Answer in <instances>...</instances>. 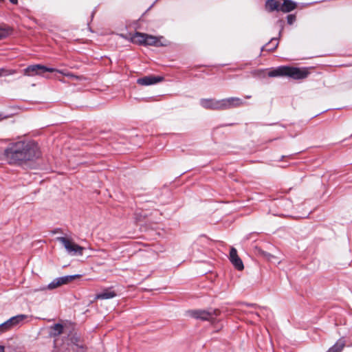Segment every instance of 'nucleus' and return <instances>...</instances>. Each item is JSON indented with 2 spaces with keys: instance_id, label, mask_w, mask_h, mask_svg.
I'll list each match as a JSON object with an SVG mask.
<instances>
[{
  "instance_id": "nucleus-26",
  "label": "nucleus",
  "mask_w": 352,
  "mask_h": 352,
  "mask_svg": "<svg viewBox=\"0 0 352 352\" xmlns=\"http://www.w3.org/2000/svg\"><path fill=\"white\" fill-rule=\"evenodd\" d=\"M9 1L13 5H16L18 3V0H9Z\"/></svg>"
},
{
  "instance_id": "nucleus-5",
  "label": "nucleus",
  "mask_w": 352,
  "mask_h": 352,
  "mask_svg": "<svg viewBox=\"0 0 352 352\" xmlns=\"http://www.w3.org/2000/svg\"><path fill=\"white\" fill-rule=\"evenodd\" d=\"M57 241L63 244L67 250V253L71 255L82 256L83 254L84 248L73 243L69 239L64 236L57 237Z\"/></svg>"
},
{
  "instance_id": "nucleus-11",
  "label": "nucleus",
  "mask_w": 352,
  "mask_h": 352,
  "mask_svg": "<svg viewBox=\"0 0 352 352\" xmlns=\"http://www.w3.org/2000/svg\"><path fill=\"white\" fill-rule=\"evenodd\" d=\"M229 259L236 270H242L244 268L243 261L238 256L237 251L234 248H230Z\"/></svg>"
},
{
  "instance_id": "nucleus-12",
  "label": "nucleus",
  "mask_w": 352,
  "mask_h": 352,
  "mask_svg": "<svg viewBox=\"0 0 352 352\" xmlns=\"http://www.w3.org/2000/svg\"><path fill=\"white\" fill-rule=\"evenodd\" d=\"M117 296V293L112 289L111 287L110 288H106L103 289L101 292L97 294L96 295L95 298L96 299H102V300H106V299H110L116 297Z\"/></svg>"
},
{
  "instance_id": "nucleus-18",
  "label": "nucleus",
  "mask_w": 352,
  "mask_h": 352,
  "mask_svg": "<svg viewBox=\"0 0 352 352\" xmlns=\"http://www.w3.org/2000/svg\"><path fill=\"white\" fill-rule=\"evenodd\" d=\"M278 45V38H272L267 43H265V51H273L277 48Z\"/></svg>"
},
{
  "instance_id": "nucleus-10",
  "label": "nucleus",
  "mask_w": 352,
  "mask_h": 352,
  "mask_svg": "<svg viewBox=\"0 0 352 352\" xmlns=\"http://www.w3.org/2000/svg\"><path fill=\"white\" fill-rule=\"evenodd\" d=\"M163 80L164 77L162 76L150 75L138 78L137 83L142 86H148L157 84Z\"/></svg>"
},
{
  "instance_id": "nucleus-19",
  "label": "nucleus",
  "mask_w": 352,
  "mask_h": 352,
  "mask_svg": "<svg viewBox=\"0 0 352 352\" xmlns=\"http://www.w3.org/2000/svg\"><path fill=\"white\" fill-rule=\"evenodd\" d=\"M28 316L24 314H20L15 316H13L9 319V322H11L13 326H16L21 322H23L25 319H26Z\"/></svg>"
},
{
  "instance_id": "nucleus-9",
  "label": "nucleus",
  "mask_w": 352,
  "mask_h": 352,
  "mask_svg": "<svg viewBox=\"0 0 352 352\" xmlns=\"http://www.w3.org/2000/svg\"><path fill=\"white\" fill-rule=\"evenodd\" d=\"M200 105L210 110H222L221 100H216L214 98H201L199 100Z\"/></svg>"
},
{
  "instance_id": "nucleus-4",
  "label": "nucleus",
  "mask_w": 352,
  "mask_h": 352,
  "mask_svg": "<svg viewBox=\"0 0 352 352\" xmlns=\"http://www.w3.org/2000/svg\"><path fill=\"white\" fill-rule=\"evenodd\" d=\"M189 315L195 318L204 321H210L216 318L219 315V311L217 309H195L188 311Z\"/></svg>"
},
{
  "instance_id": "nucleus-24",
  "label": "nucleus",
  "mask_w": 352,
  "mask_h": 352,
  "mask_svg": "<svg viewBox=\"0 0 352 352\" xmlns=\"http://www.w3.org/2000/svg\"><path fill=\"white\" fill-rule=\"evenodd\" d=\"M295 14H288L287 16V21L289 25H292L296 21Z\"/></svg>"
},
{
  "instance_id": "nucleus-16",
  "label": "nucleus",
  "mask_w": 352,
  "mask_h": 352,
  "mask_svg": "<svg viewBox=\"0 0 352 352\" xmlns=\"http://www.w3.org/2000/svg\"><path fill=\"white\" fill-rule=\"evenodd\" d=\"M265 8L270 11H280V3L276 0H267L265 1Z\"/></svg>"
},
{
  "instance_id": "nucleus-25",
  "label": "nucleus",
  "mask_w": 352,
  "mask_h": 352,
  "mask_svg": "<svg viewBox=\"0 0 352 352\" xmlns=\"http://www.w3.org/2000/svg\"><path fill=\"white\" fill-rule=\"evenodd\" d=\"M252 74L254 76H259L263 77V69H258V70H254L252 72Z\"/></svg>"
},
{
  "instance_id": "nucleus-7",
  "label": "nucleus",
  "mask_w": 352,
  "mask_h": 352,
  "mask_svg": "<svg viewBox=\"0 0 352 352\" xmlns=\"http://www.w3.org/2000/svg\"><path fill=\"white\" fill-rule=\"evenodd\" d=\"M80 275L74 274V275H68L62 277H58L54 279L50 284H48L47 288L48 289H53L56 287H58L63 285L67 284L77 278H79Z\"/></svg>"
},
{
  "instance_id": "nucleus-30",
  "label": "nucleus",
  "mask_w": 352,
  "mask_h": 352,
  "mask_svg": "<svg viewBox=\"0 0 352 352\" xmlns=\"http://www.w3.org/2000/svg\"><path fill=\"white\" fill-rule=\"evenodd\" d=\"M251 98V96H245V98Z\"/></svg>"
},
{
  "instance_id": "nucleus-13",
  "label": "nucleus",
  "mask_w": 352,
  "mask_h": 352,
  "mask_svg": "<svg viewBox=\"0 0 352 352\" xmlns=\"http://www.w3.org/2000/svg\"><path fill=\"white\" fill-rule=\"evenodd\" d=\"M297 7V3L292 0H283L280 3V11L284 13L289 12L295 10Z\"/></svg>"
},
{
  "instance_id": "nucleus-15",
  "label": "nucleus",
  "mask_w": 352,
  "mask_h": 352,
  "mask_svg": "<svg viewBox=\"0 0 352 352\" xmlns=\"http://www.w3.org/2000/svg\"><path fill=\"white\" fill-rule=\"evenodd\" d=\"M50 329V336L51 337H56L63 333V325L60 323H57L51 326Z\"/></svg>"
},
{
  "instance_id": "nucleus-29",
  "label": "nucleus",
  "mask_w": 352,
  "mask_h": 352,
  "mask_svg": "<svg viewBox=\"0 0 352 352\" xmlns=\"http://www.w3.org/2000/svg\"><path fill=\"white\" fill-rule=\"evenodd\" d=\"M261 52H263L264 51V45L261 46Z\"/></svg>"
},
{
  "instance_id": "nucleus-17",
  "label": "nucleus",
  "mask_w": 352,
  "mask_h": 352,
  "mask_svg": "<svg viewBox=\"0 0 352 352\" xmlns=\"http://www.w3.org/2000/svg\"><path fill=\"white\" fill-rule=\"evenodd\" d=\"M345 346V340L343 338L339 339L327 352H342Z\"/></svg>"
},
{
  "instance_id": "nucleus-22",
  "label": "nucleus",
  "mask_w": 352,
  "mask_h": 352,
  "mask_svg": "<svg viewBox=\"0 0 352 352\" xmlns=\"http://www.w3.org/2000/svg\"><path fill=\"white\" fill-rule=\"evenodd\" d=\"M265 260H267L268 261H270L274 264L280 263V261L278 260V258H276V256H274L270 254H267L266 252H265Z\"/></svg>"
},
{
  "instance_id": "nucleus-3",
  "label": "nucleus",
  "mask_w": 352,
  "mask_h": 352,
  "mask_svg": "<svg viewBox=\"0 0 352 352\" xmlns=\"http://www.w3.org/2000/svg\"><path fill=\"white\" fill-rule=\"evenodd\" d=\"M45 72H58L66 76H73L72 74L65 73L63 70H59L53 67H47L41 64L29 65L23 70V75L27 76H44V74Z\"/></svg>"
},
{
  "instance_id": "nucleus-21",
  "label": "nucleus",
  "mask_w": 352,
  "mask_h": 352,
  "mask_svg": "<svg viewBox=\"0 0 352 352\" xmlns=\"http://www.w3.org/2000/svg\"><path fill=\"white\" fill-rule=\"evenodd\" d=\"M17 73L16 69H10L4 67H0V77L1 76H8L14 75Z\"/></svg>"
},
{
  "instance_id": "nucleus-8",
  "label": "nucleus",
  "mask_w": 352,
  "mask_h": 352,
  "mask_svg": "<svg viewBox=\"0 0 352 352\" xmlns=\"http://www.w3.org/2000/svg\"><path fill=\"white\" fill-rule=\"evenodd\" d=\"M243 100L237 97H230L225 99H221V109L226 110L229 109L239 107L244 104Z\"/></svg>"
},
{
  "instance_id": "nucleus-20",
  "label": "nucleus",
  "mask_w": 352,
  "mask_h": 352,
  "mask_svg": "<svg viewBox=\"0 0 352 352\" xmlns=\"http://www.w3.org/2000/svg\"><path fill=\"white\" fill-rule=\"evenodd\" d=\"M11 32V29L6 25H0V40L7 37Z\"/></svg>"
},
{
  "instance_id": "nucleus-2",
  "label": "nucleus",
  "mask_w": 352,
  "mask_h": 352,
  "mask_svg": "<svg viewBox=\"0 0 352 352\" xmlns=\"http://www.w3.org/2000/svg\"><path fill=\"white\" fill-rule=\"evenodd\" d=\"M308 72L298 67L281 66L268 72L270 77L288 76L293 79L300 80L307 78Z\"/></svg>"
},
{
  "instance_id": "nucleus-23",
  "label": "nucleus",
  "mask_w": 352,
  "mask_h": 352,
  "mask_svg": "<svg viewBox=\"0 0 352 352\" xmlns=\"http://www.w3.org/2000/svg\"><path fill=\"white\" fill-rule=\"evenodd\" d=\"M1 326H2V328H3V331L5 332L10 329H12V327H14L13 324H11V322H9V319L8 320H6V322H3L1 324Z\"/></svg>"
},
{
  "instance_id": "nucleus-6",
  "label": "nucleus",
  "mask_w": 352,
  "mask_h": 352,
  "mask_svg": "<svg viewBox=\"0 0 352 352\" xmlns=\"http://www.w3.org/2000/svg\"><path fill=\"white\" fill-rule=\"evenodd\" d=\"M133 40L137 43L146 45H153L157 47L163 45L162 43H160L157 37L138 32H135L133 36Z\"/></svg>"
},
{
  "instance_id": "nucleus-27",
  "label": "nucleus",
  "mask_w": 352,
  "mask_h": 352,
  "mask_svg": "<svg viewBox=\"0 0 352 352\" xmlns=\"http://www.w3.org/2000/svg\"><path fill=\"white\" fill-rule=\"evenodd\" d=\"M0 352H4V347L2 346H0Z\"/></svg>"
},
{
  "instance_id": "nucleus-14",
  "label": "nucleus",
  "mask_w": 352,
  "mask_h": 352,
  "mask_svg": "<svg viewBox=\"0 0 352 352\" xmlns=\"http://www.w3.org/2000/svg\"><path fill=\"white\" fill-rule=\"evenodd\" d=\"M79 338L77 336H72L71 341L72 343V349L75 352H85V348L83 344L79 343Z\"/></svg>"
},
{
  "instance_id": "nucleus-1",
  "label": "nucleus",
  "mask_w": 352,
  "mask_h": 352,
  "mask_svg": "<svg viewBox=\"0 0 352 352\" xmlns=\"http://www.w3.org/2000/svg\"><path fill=\"white\" fill-rule=\"evenodd\" d=\"M4 157L10 164H21L41 156L38 144L32 140H20L10 143L4 150Z\"/></svg>"
},
{
  "instance_id": "nucleus-28",
  "label": "nucleus",
  "mask_w": 352,
  "mask_h": 352,
  "mask_svg": "<svg viewBox=\"0 0 352 352\" xmlns=\"http://www.w3.org/2000/svg\"><path fill=\"white\" fill-rule=\"evenodd\" d=\"M3 332V328H2V326H1V324H0V333H2Z\"/></svg>"
}]
</instances>
